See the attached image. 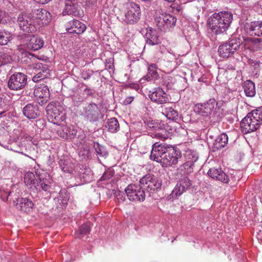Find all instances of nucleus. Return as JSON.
Returning a JSON list of instances; mask_svg holds the SVG:
<instances>
[{"instance_id":"c03bdc74","label":"nucleus","mask_w":262,"mask_h":262,"mask_svg":"<svg viewBox=\"0 0 262 262\" xmlns=\"http://www.w3.org/2000/svg\"><path fill=\"white\" fill-rule=\"evenodd\" d=\"M247 116L252 117L260 122L262 121V111L260 108L253 110L250 113H249Z\"/></svg>"},{"instance_id":"aec40b11","label":"nucleus","mask_w":262,"mask_h":262,"mask_svg":"<svg viewBox=\"0 0 262 262\" xmlns=\"http://www.w3.org/2000/svg\"><path fill=\"white\" fill-rule=\"evenodd\" d=\"M66 28L69 33L78 34L83 33L86 28L83 23L75 19L68 21L66 25Z\"/></svg>"},{"instance_id":"a211bd4d","label":"nucleus","mask_w":262,"mask_h":262,"mask_svg":"<svg viewBox=\"0 0 262 262\" xmlns=\"http://www.w3.org/2000/svg\"><path fill=\"white\" fill-rule=\"evenodd\" d=\"M261 122L252 117L246 116L242 121V127L245 133H250L257 130L260 126Z\"/></svg>"},{"instance_id":"72a5a7b5","label":"nucleus","mask_w":262,"mask_h":262,"mask_svg":"<svg viewBox=\"0 0 262 262\" xmlns=\"http://www.w3.org/2000/svg\"><path fill=\"white\" fill-rule=\"evenodd\" d=\"M106 127L108 131L112 133L117 132L120 128V126L117 119L115 118H112L107 120Z\"/></svg>"},{"instance_id":"9d476101","label":"nucleus","mask_w":262,"mask_h":262,"mask_svg":"<svg viewBox=\"0 0 262 262\" xmlns=\"http://www.w3.org/2000/svg\"><path fill=\"white\" fill-rule=\"evenodd\" d=\"M125 191L130 201L141 202L145 200V191L140 186L129 184L125 188Z\"/></svg>"},{"instance_id":"ea45409f","label":"nucleus","mask_w":262,"mask_h":262,"mask_svg":"<svg viewBox=\"0 0 262 262\" xmlns=\"http://www.w3.org/2000/svg\"><path fill=\"white\" fill-rule=\"evenodd\" d=\"M21 61L26 63L28 67L32 62L34 61H37V59L32 54L29 52H25L23 53Z\"/></svg>"},{"instance_id":"603ef678","label":"nucleus","mask_w":262,"mask_h":262,"mask_svg":"<svg viewBox=\"0 0 262 262\" xmlns=\"http://www.w3.org/2000/svg\"><path fill=\"white\" fill-rule=\"evenodd\" d=\"M84 101V98L78 95H75L73 97V101L74 105L78 106Z\"/></svg>"},{"instance_id":"e2e57ef3","label":"nucleus","mask_w":262,"mask_h":262,"mask_svg":"<svg viewBox=\"0 0 262 262\" xmlns=\"http://www.w3.org/2000/svg\"><path fill=\"white\" fill-rule=\"evenodd\" d=\"M48 100H45V99H40V100H38V103L39 105H42L45 103L47 102Z\"/></svg>"},{"instance_id":"bb28decb","label":"nucleus","mask_w":262,"mask_h":262,"mask_svg":"<svg viewBox=\"0 0 262 262\" xmlns=\"http://www.w3.org/2000/svg\"><path fill=\"white\" fill-rule=\"evenodd\" d=\"M207 173L210 178L216 180H225L227 178V176L221 169L210 168Z\"/></svg>"},{"instance_id":"69168bd1","label":"nucleus","mask_w":262,"mask_h":262,"mask_svg":"<svg viewBox=\"0 0 262 262\" xmlns=\"http://www.w3.org/2000/svg\"><path fill=\"white\" fill-rule=\"evenodd\" d=\"M33 182V184H35V181H24L26 185H28L29 182H30L31 184H32V182Z\"/></svg>"},{"instance_id":"4be33fe9","label":"nucleus","mask_w":262,"mask_h":262,"mask_svg":"<svg viewBox=\"0 0 262 262\" xmlns=\"http://www.w3.org/2000/svg\"><path fill=\"white\" fill-rule=\"evenodd\" d=\"M72 4L66 3V7L63 11V15H72L78 17H83L84 12L80 6L77 3Z\"/></svg>"},{"instance_id":"7ed1b4c3","label":"nucleus","mask_w":262,"mask_h":262,"mask_svg":"<svg viewBox=\"0 0 262 262\" xmlns=\"http://www.w3.org/2000/svg\"><path fill=\"white\" fill-rule=\"evenodd\" d=\"M241 42L239 38H235L225 41L218 48V52L221 57L228 58L232 56L241 46Z\"/></svg>"},{"instance_id":"f8f14e48","label":"nucleus","mask_w":262,"mask_h":262,"mask_svg":"<svg viewBox=\"0 0 262 262\" xmlns=\"http://www.w3.org/2000/svg\"><path fill=\"white\" fill-rule=\"evenodd\" d=\"M31 13L37 29L40 26L48 25L51 20L50 13L45 9H35Z\"/></svg>"},{"instance_id":"6e6d98bb","label":"nucleus","mask_w":262,"mask_h":262,"mask_svg":"<svg viewBox=\"0 0 262 262\" xmlns=\"http://www.w3.org/2000/svg\"><path fill=\"white\" fill-rule=\"evenodd\" d=\"M105 67L109 69H112L113 68V60L111 58L106 60Z\"/></svg>"},{"instance_id":"8fccbe9b","label":"nucleus","mask_w":262,"mask_h":262,"mask_svg":"<svg viewBox=\"0 0 262 262\" xmlns=\"http://www.w3.org/2000/svg\"><path fill=\"white\" fill-rule=\"evenodd\" d=\"M93 74V71L91 70L83 71L81 73V78L84 80L89 79Z\"/></svg>"},{"instance_id":"09e8293b","label":"nucleus","mask_w":262,"mask_h":262,"mask_svg":"<svg viewBox=\"0 0 262 262\" xmlns=\"http://www.w3.org/2000/svg\"><path fill=\"white\" fill-rule=\"evenodd\" d=\"M114 175V171L112 170H108L106 171L103 175L99 180H107L112 178Z\"/></svg>"},{"instance_id":"bf43d9fd","label":"nucleus","mask_w":262,"mask_h":262,"mask_svg":"<svg viewBox=\"0 0 262 262\" xmlns=\"http://www.w3.org/2000/svg\"><path fill=\"white\" fill-rule=\"evenodd\" d=\"M134 97L132 96H129L127 97L123 101V104L125 105H127L130 104L134 100Z\"/></svg>"},{"instance_id":"338daca9","label":"nucleus","mask_w":262,"mask_h":262,"mask_svg":"<svg viewBox=\"0 0 262 262\" xmlns=\"http://www.w3.org/2000/svg\"><path fill=\"white\" fill-rule=\"evenodd\" d=\"M141 1H143V2H147V1H149L150 0H141Z\"/></svg>"},{"instance_id":"3c124183","label":"nucleus","mask_w":262,"mask_h":262,"mask_svg":"<svg viewBox=\"0 0 262 262\" xmlns=\"http://www.w3.org/2000/svg\"><path fill=\"white\" fill-rule=\"evenodd\" d=\"M115 196L118 199L123 202L125 200V194L123 192L119 190H116L114 192Z\"/></svg>"},{"instance_id":"dca6fc26","label":"nucleus","mask_w":262,"mask_h":262,"mask_svg":"<svg viewBox=\"0 0 262 262\" xmlns=\"http://www.w3.org/2000/svg\"><path fill=\"white\" fill-rule=\"evenodd\" d=\"M23 43L28 49L36 51L43 47L44 41L39 37L29 34L25 36Z\"/></svg>"},{"instance_id":"f3484780","label":"nucleus","mask_w":262,"mask_h":262,"mask_svg":"<svg viewBox=\"0 0 262 262\" xmlns=\"http://www.w3.org/2000/svg\"><path fill=\"white\" fill-rule=\"evenodd\" d=\"M23 115L28 119L38 118L41 113L39 104L36 103H30L26 105L22 110Z\"/></svg>"},{"instance_id":"6e6552de","label":"nucleus","mask_w":262,"mask_h":262,"mask_svg":"<svg viewBox=\"0 0 262 262\" xmlns=\"http://www.w3.org/2000/svg\"><path fill=\"white\" fill-rule=\"evenodd\" d=\"M27 83V76L20 72H16L9 78L8 86L13 91H18L23 89Z\"/></svg>"},{"instance_id":"13d9d810","label":"nucleus","mask_w":262,"mask_h":262,"mask_svg":"<svg viewBox=\"0 0 262 262\" xmlns=\"http://www.w3.org/2000/svg\"><path fill=\"white\" fill-rule=\"evenodd\" d=\"M220 108L215 107V110L213 112L214 115H216V120H219L222 118V114H220V113H218V111H220Z\"/></svg>"},{"instance_id":"39448f33","label":"nucleus","mask_w":262,"mask_h":262,"mask_svg":"<svg viewBox=\"0 0 262 262\" xmlns=\"http://www.w3.org/2000/svg\"><path fill=\"white\" fill-rule=\"evenodd\" d=\"M20 29L28 33H32L37 30L31 12L19 14L17 19Z\"/></svg>"},{"instance_id":"052dcab7","label":"nucleus","mask_w":262,"mask_h":262,"mask_svg":"<svg viewBox=\"0 0 262 262\" xmlns=\"http://www.w3.org/2000/svg\"><path fill=\"white\" fill-rule=\"evenodd\" d=\"M153 177H154V176L152 175L151 174L148 173V174H146L145 176H144L143 177H142L140 179V180H143V179H144L145 180H152L154 178Z\"/></svg>"},{"instance_id":"58836bf2","label":"nucleus","mask_w":262,"mask_h":262,"mask_svg":"<svg viewBox=\"0 0 262 262\" xmlns=\"http://www.w3.org/2000/svg\"><path fill=\"white\" fill-rule=\"evenodd\" d=\"M93 147L95 151L99 156L106 157L108 156V152L105 148L98 142H94Z\"/></svg>"},{"instance_id":"9b49d317","label":"nucleus","mask_w":262,"mask_h":262,"mask_svg":"<svg viewBox=\"0 0 262 262\" xmlns=\"http://www.w3.org/2000/svg\"><path fill=\"white\" fill-rule=\"evenodd\" d=\"M155 21L158 28L162 31L174 26L177 18L169 14L162 13L155 17Z\"/></svg>"},{"instance_id":"6ab92c4d","label":"nucleus","mask_w":262,"mask_h":262,"mask_svg":"<svg viewBox=\"0 0 262 262\" xmlns=\"http://www.w3.org/2000/svg\"><path fill=\"white\" fill-rule=\"evenodd\" d=\"M148 97L150 100L158 104H163L168 100L167 94L161 88H155L153 91H149Z\"/></svg>"},{"instance_id":"4c0bfd02","label":"nucleus","mask_w":262,"mask_h":262,"mask_svg":"<svg viewBox=\"0 0 262 262\" xmlns=\"http://www.w3.org/2000/svg\"><path fill=\"white\" fill-rule=\"evenodd\" d=\"M91 227L88 224H84L82 225L79 229V231L76 233V236L78 238H81L84 235L90 234Z\"/></svg>"},{"instance_id":"f257e3e1","label":"nucleus","mask_w":262,"mask_h":262,"mask_svg":"<svg viewBox=\"0 0 262 262\" xmlns=\"http://www.w3.org/2000/svg\"><path fill=\"white\" fill-rule=\"evenodd\" d=\"M233 19L232 14L228 11L214 13L208 20V25L212 32L215 34L226 31Z\"/></svg>"},{"instance_id":"680f3d73","label":"nucleus","mask_w":262,"mask_h":262,"mask_svg":"<svg viewBox=\"0 0 262 262\" xmlns=\"http://www.w3.org/2000/svg\"><path fill=\"white\" fill-rule=\"evenodd\" d=\"M34 1L37 3L41 4H47L51 0H34Z\"/></svg>"},{"instance_id":"b1692460","label":"nucleus","mask_w":262,"mask_h":262,"mask_svg":"<svg viewBox=\"0 0 262 262\" xmlns=\"http://www.w3.org/2000/svg\"><path fill=\"white\" fill-rule=\"evenodd\" d=\"M191 181H180V184L178 183L174 188L171 192V194L168 196L169 200L173 199L181 195L182 193L191 184Z\"/></svg>"},{"instance_id":"37998d69","label":"nucleus","mask_w":262,"mask_h":262,"mask_svg":"<svg viewBox=\"0 0 262 262\" xmlns=\"http://www.w3.org/2000/svg\"><path fill=\"white\" fill-rule=\"evenodd\" d=\"M145 184L150 190L155 191L161 188L162 183L161 181H146Z\"/></svg>"},{"instance_id":"0eeeda50","label":"nucleus","mask_w":262,"mask_h":262,"mask_svg":"<svg viewBox=\"0 0 262 262\" xmlns=\"http://www.w3.org/2000/svg\"><path fill=\"white\" fill-rule=\"evenodd\" d=\"M167 152L164 155L162 162V166L165 167L176 165L178 163L179 160L182 158L181 150L177 147L168 145Z\"/></svg>"},{"instance_id":"774afa93","label":"nucleus","mask_w":262,"mask_h":262,"mask_svg":"<svg viewBox=\"0 0 262 262\" xmlns=\"http://www.w3.org/2000/svg\"><path fill=\"white\" fill-rule=\"evenodd\" d=\"M159 134H160L159 133H157L156 134V136H157L158 135H159Z\"/></svg>"},{"instance_id":"0e129e2a","label":"nucleus","mask_w":262,"mask_h":262,"mask_svg":"<svg viewBox=\"0 0 262 262\" xmlns=\"http://www.w3.org/2000/svg\"><path fill=\"white\" fill-rule=\"evenodd\" d=\"M76 1V0H67L66 3H68L69 4H72V3H75Z\"/></svg>"},{"instance_id":"e433bc0d","label":"nucleus","mask_w":262,"mask_h":262,"mask_svg":"<svg viewBox=\"0 0 262 262\" xmlns=\"http://www.w3.org/2000/svg\"><path fill=\"white\" fill-rule=\"evenodd\" d=\"M59 165L62 170L66 173H71L74 169V165L69 160H61Z\"/></svg>"},{"instance_id":"49530a36","label":"nucleus","mask_w":262,"mask_h":262,"mask_svg":"<svg viewBox=\"0 0 262 262\" xmlns=\"http://www.w3.org/2000/svg\"><path fill=\"white\" fill-rule=\"evenodd\" d=\"M24 180H44V178H41L40 176L35 177L34 173L28 171L25 174Z\"/></svg>"},{"instance_id":"4468645a","label":"nucleus","mask_w":262,"mask_h":262,"mask_svg":"<svg viewBox=\"0 0 262 262\" xmlns=\"http://www.w3.org/2000/svg\"><path fill=\"white\" fill-rule=\"evenodd\" d=\"M217 104V103L214 99H210L206 103L195 104L194 107V111L203 116H208L211 114L215 106H216Z\"/></svg>"},{"instance_id":"473e14b6","label":"nucleus","mask_w":262,"mask_h":262,"mask_svg":"<svg viewBox=\"0 0 262 262\" xmlns=\"http://www.w3.org/2000/svg\"><path fill=\"white\" fill-rule=\"evenodd\" d=\"M45 69L46 70V71L40 68V70L36 72L32 78L34 82H37L41 79L48 78L50 76V70L47 64H46V68Z\"/></svg>"},{"instance_id":"4d7b16f0","label":"nucleus","mask_w":262,"mask_h":262,"mask_svg":"<svg viewBox=\"0 0 262 262\" xmlns=\"http://www.w3.org/2000/svg\"><path fill=\"white\" fill-rule=\"evenodd\" d=\"M6 106L7 105L6 104V102H5V99L2 97H0V108H2L4 110L3 113L6 111Z\"/></svg>"},{"instance_id":"7c9ffc66","label":"nucleus","mask_w":262,"mask_h":262,"mask_svg":"<svg viewBox=\"0 0 262 262\" xmlns=\"http://www.w3.org/2000/svg\"><path fill=\"white\" fill-rule=\"evenodd\" d=\"M228 137L226 134L222 133L219 136L213 143V148L219 150L224 147L227 144Z\"/></svg>"},{"instance_id":"f03ea898","label":"nucleus","mask_w":262,"mask_h":262,"mask_svg":"<svg viewBox=\"0 0 262 262\" xmlns=\"http://www.w3.org/2000/svg\"><path fill=\"white\" fill-rule=\"evenodd\" d=\"M60 108L61 106L56 101H52L47 106V116L49 121L58 125L64 121L65 115L60 111Z\"/></svg>"},{"instance_id":"f704fd0d","label":"nucleus","mask_w":262,"mask_h":262,"mask_svg":"<svg viewBox=\"0 0 262 262\" xmlns=\"http://www.w3.org/2000/svg\"><path fill=\"white\" fill-rule=\"evenodd\" d=\"M77 131L70 127H65L60 132V136L65 139H72L76 136Z\"/></svg>"},{"instance_id":"5701e85b","label":"nucleus","mask_w":262,"mask_h":262,"mask_svg":"<svg viewBox=\"0 0 262 262\" xmlns=\"http://www.w3.org/2000/svg\"><path fill=\"white\" fill-rule=\"evenodd\" d=\"M245 28L247 34L250 36L262 35V21H252L247 24Z\"/></svg>"},{"instance_id":"cd10ccee","label":"nucleus","mask_w":262,"mask_h":262,"mask_svg":"<svg viewBox=\"0 0 262 262\" xmlns=\"http://www.w3.org/2000/svg\"><path fill=\"white\" fill-rule=\"evenodd\" d=\"M157 66L156 64H151L148 68V72L146 76L143 77L141 80L147 81H155L159 77V74L156 71Z\"/></svg>"},{"instance_id":"a878e982","label":"nucleus","mask_w":262,"mask_h":262,"mask_svg":"<svg viewBox=\"0 0 262 262\" xmlns=\"http://www.w3.org/2000/svg\"><path fill=\"white\" fill-rule=\"evenodd\" d=\"M34 93L36 97L45 99V100H48L50 96L49 89L46 85H41L35 89Z\"/></svg>"},{"instance_id":"c9c22d12","label":"nucleus","mask_w":262,"mask_h":262,"mask_svg":"<svg viewBox=\"0 0 262 262\" xmlns=\"http://www.w3.org/2000/svg\"><path fill=\"white\" fill-rule=\"evenodd\" d=\"M40 68L44 70H46L45 69L46 68V64H43L42 63L38 62V61H34L32 62L30 65L28 67V71L29 73H33L34 75L36 73V72H38Z\"/></svg>"},{"instance_id":"c85d7f7f","label":"nucleus","mask_w":262,"mask_h":262,"mask_svg":"<svg viewBox=\"0 0 262 262\" xmlns=\"http://www.w3.org/2000/svg\"><path fill=\"white\" fill-rule=\"evenodd\" d=\"M193 165V161H187L184 164V169L181 168L179 171V175L181 176L180 180H190L189 176L191 172L190 168Z\"/></svg>"},{"instance_id":"1a4fd4ad","label":"nucleus","mask_w":262,"mask_h":262,"mask_svg":"<svg viewBox=\"0 0 262 262\" xmlns=\"http://www.w3.org/2000/svg\"><path fill=\"white\" fill-rule=\"evenodd\" d=\"M20 190L15 192L12 200L15 207L24 212L28 213L31 212L34 206L33 202L27 198L20 197Z\"/></svg>"},{"instance_id":"864d4df0","label":"nucleus","mask_w":262,"mask_h":262,"mask_svg":"<svg viewBox=\"0 0 262 262\" xmlns=\"http://www.w3.org/2000/svg\"><path fill=\"white\" fill-rule=\"evenodd\" d=\"M82 85H84L85 88L83 90L84 94L86 95L87 96H93L94 95V90L89 88L84 83H82Z\"/></svg>"},{"instance_id":"de8ad7c7","label":"nucleus","mask_w":262,"mask_h":262,"mask_svg":"<svg viewBox=\"0 0 262 262\" xmlns=\"http://www.w3.org/2000/svg\"><path fill=\"white\" fill-rule=\"evenodd\" d=\"M50 181H39V184H37V186H40L41 189L45 191H51V185Z\"/></svg>"},{"instance_id":"393cba45","label":"nucleus","mask_w":262,"mask_h":262,"mask_svg":"<svg viewBox=\"0 0 262 262\" xmlns=\"http://www.w3.org/2000/svg\"><path fill=\"white\" fill-rule=\"evenodd\" d=\"M146 43L149 45H156L160 43L159 35L157 31L152 28H146V33L145 35Z\"/></svg>"},{"instance_id":"a19ab883","label":"nucleus","mask_w":262,"mask_h":262,"mask_svg":"<svg viewBox=\"0 0 262 262\" xmlns=\"http://www.w3.org/2000/svg\"><path fill=\"white\" fill-rule=\"evenodd\" d=\"M147 126L151 129L157 130L162 127V124L156 120H147L145 121Z\"/></svg>"},{"instance_id":"a18cd8bd","label":"nucleus","mask_w":262,"mask_h":262,"mask_svg":"<svg viewBox=\"0 0 262 262\" xmlns=\"http://www.w3.org/2000/svg\"><path fill=\"white\" fill-rule=\"evenodd\" d=\"M11 57L7 53L0 52V67L10 62Z\"/></svg>"},{"instance_id":"5fc2aeb1","label":"nucleus","mask_w":262,"mask_h":262,"mask_svg":"<svg viewBox=\"0 0 262 262\" xmlns=\"http://www.w3.org/2000/svg\"><path fill=\"white\" fill-rule=\"evenodd\" d=\"M54 163V157L53 156L50 155L48 157V159L47 162V164L48 166L52 167Z\"/></svg>"},{"instance_id":"c756f323","label":"nucleus","mask_w":262,"mask_h":262,"mask_svg":"<svg viewBox=\"0 0 262 262\" xmlns=\"http://www.w3.org/2000/svg\"><path fill=\"white\" fill-rule=\"evenodd\" d=\"M162 114L164 115L167 119L171 120H176L178 119L179 114L177 111L172 107L169 106H161Z\"/></svg>"},{"instance_id":"412c9836","label":"nucleus","mask_w":262,"mask_h":262,"mask_svg":"<svg viewBox=\"0 0 262 262\" xmlns=\"http://www.w3.org/2000/svg\"><path fill=\"white\" fill-rule=\"evenodd\" d=\"M244 46L245 49L255 52L262 49V38L247 37H244Z\"/></svg>"},{"instance_id":"2eb2a0df","label":"nucleus","mask_w":262,"mask_h":262,"mask_svg":"<svg viewBox=\"0 0 262 262\" xmlns=\"http://www.w3.org/2000/svg\"><path fill=\"white\" fill-rule=\"evenodd\" d=\"M168 145L165 144H159L156 142L152 145L150 158L151 160L159 162L162 164V162L166 150L168 149Z\"/></svg>"},{"instance_id":"2f4dec72","label":"nucleus","mask_w":262,"mask_h":262,"mask_svg":"<svg viewBox=\"0 0 262 262\" xmlns=\"http://www.w3.org/2000/svg\"><path fill=\"white\" fill-rule=\"evenodd\" d=\"M244 92L247 97H253L255 96L256 92L255 89V84L251 80H247L244 82L243 85Z\"/></svg>"},{"instance_id":"423d86ee","label":"nucleus","mask_w":262,"mask_h":262,"mask_svg":"<svg viewBox=\"0 0 262 262\" xmlns=\"http://www.w3.org/2000/svg\"><path fill=\"white\" fill-rule=\"evenodd\" d=\"M140 16L141 9L139 5L134 2L129 3L123 21L127 24H134L139 21Z\"/></svg>"},{"instance_id":"20e7f679","label":"nucleus","mask_w":262,"mask_h":262,"mask_svg":"<svg viewBox=\"0 0 262 262\" xmlns=\"http://www.w3.org/2000/svg\"><path fill=\"white\" fill-rule=\"evenodd\" d=\"M101 115L100 110L98 105L91 102L85 104L81 112V116L88 122H94L98 121Z\"/></svg>"},{"instance_id":"79ce46f5","label":"nucleus","mask_w":262,"mask_h":262,"mask_svg":"<svg viewBox=\"0 0 262 262\" xmlns=\"http://www.w3.org/2000/svg\"><path fill=\"white\" fill-rule=\"evenodd\" d=\"M11 37L10 34L4 30H0V45H6L10 40Z\"/></svg>"},{"instance_id":"ddd939ff","label":"nucleus","mask_w":262,"mask_h":262,"mask_svg":"<svg viewBox=\"0 0 262 262\" xmlns=\"http://www.w3.org/2000/svg\"><path fill=\"white\" fill-rule=\"evenodd\" d=\"M12 182L6 183L2 181L0 183V197L4 202H8L9 198L12 200L15 192L20 190L17 184L14 185Z\"/></svg>"}]
</instances>
